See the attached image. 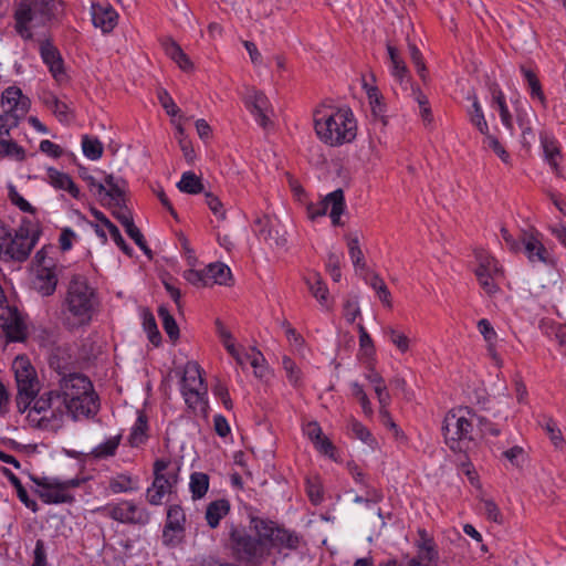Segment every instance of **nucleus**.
Masks as SVG:
<instances>
[{"mask_svg":"<svg viewBox=\"0 0 566 566\" xmlns=\"http://www.w3.org/2000/svg\"><path fill=\"white\" fill-rule=\"evenodd\" d=\"M522 245L527 259L531 262H543L545 264L554 263L547 249L541 242L539 233L537 231H524L522 234Z\"/></svg>","mask_w":566,"mask_h":566,"instance_id":"f3484780","label":"nucleus"},{"mask_svg":"<svg viewBox=\"0 0 566 566\" xmlns=\"http://www.w3.org/2000/svg\"><path fill=\"white\" fill-rule=\"evenodd\" d=\"M49 366L61 377H67L69 374H78L75 371V359L69 346H55L49 356Z\"/></svg>","mask_w":566,"mask_h":566,"instance_id":"a211bd4d","label":"nucleus"},{"mask_svg":"<svg viewBox=\"0 0 566 566\" xmlns=\"http://www.w3.org/2000/svg\"><path fill=\"white\" fill-rule=\"evenodd\" d=\"M521 72L524 75L525 81L530 87V94L532 98H537L541 104L546 106V97L542 90V84L536 75V73L530 69H526L524 65L521 66Z\"/></svg>","mask_w":566,"mask_h":566,"instance_id":"e433bc0d","label":"nucleus"},{"mask_svg":"<svg viewBox=\"0 0 566 566\" xmlns=\"http://www.w3.org/2000/svg\"><path fill=\"white\" fill-rule=\"evenodd\" d=\"M13 369L18 392L25 397L29 395L36 396L39 391V381L30 361L25 357H17L13 361Z\"/></svg>","mask_w":566,"mask_h":566,"instance_id":"4468645a","label":"nucleus"},{"mask_svg":"<svg viewBox=\"0 0 566 566\" xmlns=\"http://www.w3.org/2000/svg\"><path fill=\"white\" fill-rule=\"evenodd\" d=\"M39 52L53 78L61 82L65 77L64 60L51 39L40 41Z\"/></svg>","mask_w":566,"mask_h":566,"instance_id":"2eb2a0df","label":"nucleus"},{"mask_svg":"<svg viewBox=\"0 0 566 566\" xmlns=\"http://www.w3.org/2000/svg\"><path fill=\"white\" fill-rule=\"evenodd\" d=\"M158 316L161 319L163 328L168 337L172 342H176L180 336V331L175 317L165 305L158 307Z\"/></svg>","mask_w":566,"mask_h":566,"instance_id":"4c0bfd02","label":"nucleus"},{"mask_svg":"<svg viewBox=\"0 0 566 566\" xmlns=\"http://www.w3.org/2000/svg\"><path fill=\"white\" fill-rule=\"evenodd\" d=\"M83 154L91 160H97L103 156L104 147L97 137L84 135L82 137Z\"/></svg>","mask_w":566,"mask_h":566,"instance_id":"a19ab883","label":"nucleus"},{"mask_svg":"<svg viewBox=\"0 0 566 566\" xmlns=\"http://www.w3.org/2000/svg\"><path fill=\"white\" fill-rule=\"evenodd\" d=\"M209 481V475L203 472L191 473L189 489L193 500H200L207 494Z\"/></svg>","mask_w":566,"mask_h":566,"instance_id":"f704fd0d","label":"nucleus"},{"mask_svg":"<svg viewBox=\"0 0 566 566\" xmlns=\"http://www.w3.org/2000/svg\"><path fill=\"white\" fill-rule=\"evenodd\" d=\"M467 416L465 408L452 409L444 416L442 432L447 446L453 452H467L473 442L472 431L475 418Z\"/></svg>","mask_w":566,"mask_h":566,"instance_id":"0eeeda50","label":"nucleus"},{"mask_svg":"<svg viewBox=\"0 0 566 566\" xmlns=\"http://www.w3.org/2000/svg\"><path fill=\"white\" fill-rule=\"evenodd\" d=\"M541 144L545 160L548 163L556 176L560 177L562 170L559 168V161L562 160L563 155L558 142L546 133H542Z\"/></svg>","mask_w":566,"mask_h":566,"instance_id":"4be33fe9","label":"nucleus"},{"mask_svg":"<svg viewBox=\"0 0 566 566\" xmlns=\"http://www.w3.org/2000/svg\"><path fill=\"white\" fill-rule=\"evenodd\" d=\"M180 465L170 459H157L153 465L154 480L146 491L149 504L160 505L166 494L176 493Z\"/></svg>","mask_w":566,"mask_h":566,"instance_id":"6e6552de","label":"nucleus"},{"mask_svg":"<svg viewBox=\"0 0 566 566\" xmlns=\"http://www.w3.org/2000/svg\"><path fill=\"white\" fill-rule=\"evenodd\" d=\"M177 188L181 192L189 195H198L205 189L201 178L192 171L182 174L180 181L177 184Z\"/></svg>","mask_w":566,"mask_h":566,"instance_id":"72a5a7b5","label":"nucleus"},{"mask_svg":"<svg viewBox=\"0 0 566 566\" xmlns=\"http://www.w3.org/2000/svg\"><path fill=\"white\" fill-rule=\"evenodd\" d=\"M478 329L483 335L484 339L489 344V352L492 355L493 359L497 358V354L494 349L493 342L496 339V332L493 326L486 318H482L478 322Z\"/></svg>","mask_w":566,"mask_h":566,"instance_id":"49530a36","label":"nucleus"},{"mask_svg":"<svg viewBox=\"0 0 566 566\" xmlns=\"http://www.w3.org/2000/svg\"><path fill=\"white\" fill-rule=\"evenodd\" d=\"M331 206L329 217L334 226H342L340 216L346 208L345 196L343 189L338 188L328 193L321 202L310 203L307 206V213L311 220L326 214Z\"/></svg>","mask_w":566,"mask_h":566,"instance_id":"ddd939ff","label":"nucleus"},{"mask_svg":"<svg viewBox=\"0 0 566 566\" xmlns=\"http://www.w3.org/2000/svg\"><path fill=\"white\" fill-rule=\"evenodd\" d=\"M120 442V436H116L107 439L105 442L98 444L93 449L92 455L95 459H105L108 457H113L116 453V450Z\"/></svg>","mask_w":566,"mask_h":566,"instance_id":"79ce46f5","label":"nucleus"},{"mask_svg":"<svg viewBox=\"0 0 566 566\" xmlns=\"http://www.w3.org/2000/svg\"><path fill=\"white\" fill-rule=\"evenodd\" d=\"M163 49L167 56H169L174 62L181 57V52L184 51L181 46L174 41L171 38H166L161 41Z\"/></svg>","mask_w":566,"mask_h":566,"instance_id":"338daca9","label":"nucleus"},{"mask_svg":"<svg viewBox=\"0 0 566 566\" xmlns=\"http://www.w3.org/2000/svg\"><path fill=\"white\" fill-rule=\"evenodd\" d=\"M105 184L109 187L108 190L105 189L103 192L105 196L109 197L111 199L115 200L116 207H120L119 201H124L125 191L123 188L119 187L118 182L115 181V178L113 175H107L105 177Z\"/></svg>","mask_w":566,"mask_h":566,"instance_id":"5fc2aeb1","label":"nucleus"},{"mask_svg":"<svg viewBox=\"0 0 566 566\" xmlns=\"http://www.w3.org/2000/svg\"><path fill=\"white\" fill-rule=\"evenodd\" d=\"M475 259L478 261V268L474 270L476 277L483 275H504L503 269L499 262L484 250L475 251Z\"/></svg>","mask_w":566,"mask_h":566,"instance_id":"393cba45","label":"nucleus"},{"mask_svg":"<svg viewBox=\"0 0 566 566\" xmlns=\"http://www.w3.org/2000/svg\"><path fill=\"white\" fill-rule=\"evenodd\" d=\"M38 243L36 234L30 241L10 237L6 249L2 250L0 256L4 261L24 262L29 259L31 251Z\"/></svg>","mask_w":566,"mask_h":566,"instance_id":"dca6fc26","label":"nucleus"},{"mask_svg":"<svg viewBox=\"0 0 566 566\" xmlns=\"http://www.w3.org/2000/svg\"><path fill=\"white\" fill-rule=\"evenodd\" d=\"M64 15L62 0H21L15 4L14 30L24 40H31L33 33L30 24L45 27L59 21Z\"/></svg>","mask_w":566,"mask_h":566,"instance_id":"20e7f679","label":"nucleus"},{"mask_svg":"<svg viewBox=\"0 0 566 566\" xmlns=\"http://www.w3.org/2000/svg\"><path fill=\"white\" fill-rule=\"evenodd\" d=\"M245 106L254 116L255 120L263 127L266 128L271 120L269 119L268 112L270 109V103L265 94L258 90H252L247 98Z\"/></svg>","mask_w":566,"mask_h":566,"instance_id":"6ab92c4d","label":"nucleus"},{"mask_svg":"<svg viewBox=\"0 0 566 566\" xmlns=\"http://www.w3.org/2000/svg\"><path fill=\"white\" fill-rule=\"evenodd\" d=\"M148 420L147 416L144 412H139L137 420L132 428L130 434L128 437V442L132 447H139L144 444L148 438Z\"/></svg>","mask_w":566,"mask_h":566,"instance_id":"2f4dec72","label":"nucleus"},{"mask_svg":"<svg viewBox=\"0 0 566 566\" xmlns=\"http://www.w3.org/2000/svg\"><path fill=\"white\" fill-rule=\"evenodd\" d=\"M46 107L53 111L54 115L59 118L60 122L67 120L69 106L61 102L55 95L50 94L43 99Z\"/></svg>","mask_w":566,"mask_h":566,"instance_id":"de8ad7c7","label":"nucleus"},{"mask_svg":"<svg viewBox=\"0 0 566 566\" xmlns=\"http://www.w3.org/2000/svg\"><path fill=\"white\" fill-rule=\"evenodd\" d=\"M326 270L331 274L333 281L339 282L342 277L340 272V255L336 252H329L327 255Z\"/></svg>","mask_w":566,"mask_h":566,"instance_id":"052dcab7","label":"nucleus"},{"mask_svg":"<svg viewBox=\"0 0 566 566\" xmlns=\"http://www.w3.org/2000/svg\"><path fill=\"white\" fill-rule=\"evenodd\" d=\"M387 51H388V55H389V59L391 62V74L399 82H402L406 77L409 76V71H408L407 65H406L403 59L400 56L399 51L396 46L388 43Z\"/></svg>","mask_w":566,"mask_h":566,"instance_id":"473e14b6","label":"nucleus"},{"mask_svg":"<svg viewBox=\"0 0 566 566\" xmlns=\"http://www.w3.org/2000/svg\"><path fill=\"white\" fill-rule=\"evenodd\" d=\"M305 283L311 294L319 302V304L328 308V289L322 276L317 272H312L305 277Z\"/></svg>","mask_w":566,"mask_h":566,"instance_id":"cd10ccee","label":"nucleus"},{"mask_svg":"<svg viewBox=\"0 0 566 566\" xmlns=\"http://www.w3.org/2000/svg\"><path fill=\"white\" fill-rule=\"evenodd\" d=\"M180 385V391L188 408L192 411L201 408L205 411L208 406V388L191 386L188 382Z\"/></svg>","mask_w":566,"mask_h":566,"instance_id":"5701e85b","label":"nucleus"},{"mask_svg":"<svg viewBox=\"0 0 566 566\" xmlns=\"http://www.w3.org/2000/svg\"><path fill=\"white\" fill-rule=\"evenodd\" d=\"M3 112L0 114V156L24 161L25 149L10 138V132L18 127L31 107V101L18 86H9L1 93Z\"/></svg>","mask_w":566,"mask_h":566,"instance_id":"7ed1b4c3","label":"nucleus"},{"mask_svg":"<svg viewBox=\"0 0 566 566\" xmlns=\"http://www.w3.org/2000/svg\"><path fill=\"white\" fill-rule=\"evenodd\" d=\"M186 523L187 517L184 509L179 504L169 505L161 535L163 544L166 547H176L182 543Z\"/></svg>","mask_w":566,"mask_h":566,"instance_id":"f8f14e48","label":"nucleus"},{"mask_svg":"<svg viewBox=\"0 0 566 566\" xmlns=\"http://www.w3.org/2000/svg\"><path fill=\"white\" fill-rule=\"evenodd\" d=\"M32 481L42 490L36 491L41 501L45 504H72L75 497L69 492L71 489L78 488L86 481L85 478H74L61 481L59 479L34 478Z\"/></svg>","mask_w":566,"mask_h":566,"instance_id":"9d476101","label":"nucleus"},{"mask_svg":"<svg viewBox=\"0 0 566 566\" xmlns=\"http://www.w3.org/2000/svg\"><path fill=\"white\" fill-rule=\"evenodd\" d=\"M143 327L148 335L149 342L156 347L161 344V334L158 329L154 314L148 310L143 311Z\"/></svg>","mask_w":566,"mask_h":566,"instance_id":"58836bf2","label":"nucleus"},{"mask_svg":"<svg viewBox=\"0 0 566 566\" xmlns=\"http://www.w3.org/2000/svg\"><path fill=\"white\" fill-rule=\"evenodd\" d=\"M64 305L66 311L75 318L77 325H87L91 322L97 305V297L95 290L90 286L85 276H72Z\"/></svg>","mask_w":566,"mask_h":566,"instance_id":"423d86ee","label":"nucleus"},{"mask_svg":"<svg viewBox=\"0 0 566 566\" xmlns=\"http://www.w3.org/2000/svg\"><path fill=\"white\" fill-rule=\"evenodd\" d=\"M48 177L50 184L61 190H66L73 198L80 199L81 192L78 187L74 184L72 178L62 171H59L57 169L50 167L48 169Z\"/></svg>","mask_w":566,"mask_h":566,"instance_id":"a878e982","label":"nucleus"},{"mask_svg":"<svg viewBox=\"0 0 566 566\" xmlns=\"http://www.w3.org/2000/svg\"><path fill=\"white\" fill-rule=\"evenodd\" d=\"M203 370L197 361H188L185 366L181 384H191V386L207 388L203 379Z\"/></svg>","mask_w":566,"mask_h":566,"instance_id":"c9c22d12","label":"nucleus"},{"mask_svg":"<svg viewBox=\"0 0 566 566\" xmlns=\"http://www.w3.org/2000/svg\"><path fill=\"white\" fill-rule=\"evenodd\" d=\"M91 213L97 221H99L105 228H107L111 238L114 240L116 245L127 256H132L134 251L120 234L119 229L102 211L97 210L96 208H91Z\"/></svg>","mask_w":566,"mask_h":566,"instance_id":"b1692460","label":"nucleus"},{"mask_svg":"<svg viewBox=\"0 0 566 566\" xmlns=\"http://www.w3.org/2000/svg\"><path fill=\"white\" fill-rule=\"evenodd\" d=\"M385 334L401 354L409 350L410 339L405 333L389 326L385 329Z\"/></svg>","mask_w":566,"mask_h":566,"instance_id":"a18cd8bd","label":"nucleus"},{"mask_svg":"<svg viewBox=\"0 0 566 566\" xmlns=\"http://www.w3.org/2000/svg\"><path fill=\"white\" fill-rule=\"evenodd\" d=\"M56 285V272H50L46 268L36 270L34 286L39 293H41L43 296H50L55 292Z\"/></svg>","mask_w":566,"mask_h":566,"instance_id":"c85d7f7f","label":"nucleus"},{"mask_svg":"<svg viewBox=\"0 0 566 566\" xmlns=\"http://www.w3.org/2000/svg\"><path fill=\"white\" fill-rule=\"evenodd\" d=\"M348 253L355 268L365 269L366 262L364 253L359 247L358 238H352L348 241Z\"/></svg>","mask_w":566,"mask_h":566,"instance_id":"6e6d98bb","label":"nucleus"},{"mask_svg":"<svg viewBox=\"0 0 566 566\" xmlns=\"http://www.w3.org/2000/svg\"><path fill=\"white\" fill-rule=\"evenodd\" d=\"M493 99L499 106L500 117L505 127L509 129L513 128L512 116L507 108L505 96L501 91L493 92Z\"/></svg>","mask_w":566,"mask_h":566,"instance_id":"3c124183","label":"nucleus"},{"mask_svg":"<svg viewBox=\"0 0 566 566\" xmlns=\"http://www.w3.org/2000/svg\"><path fill=\"white\" fill-rule=\"evenodd\" d=\"M471 123L480 130L481 134L486 135L489 133V126L484 118L483 111L476 97L472 103V111L470 112Z\"/></svg>","mask_w":566,"mask_h":566,"instance_id":"09e8293b","label":"nucleus"},{"mask_svg":"<svg viewBox=\"0 0 566 566\" xmlns=\"http://www.w3.org/2000/svg\"><path fill=\"white\" fill-rule=\"evenodd\" d=\"M56 392L57 406L62 415H70L73 420L80 417L92 418L99 410V399L95 394L88 377L78 374H69L59 379Z\"/></svg>","mask_w":566,"mask_h":566,"instance_id":"f03ea898","label":"nucleus"},{"mask_svg":"<svg viewBox=\"0 0 566 566\" xmlns=\"http://www.w3.org/2000/svg\"><path fill=\"white\" fill-rule=\"evenodd\" d=\"M0 326L10 342H21L25 338V326L17 308H11L10 313H6L3 318H0Z\"/></svg>","mask_w":566,"mask_h":566,"instance_id":"412c9836","label":"nucleus"},{"mask_svg":"<svg viewBox=\"0 0 566 566\" xmlns=\"http://www.w3.org/2000/svg\"><path fill=\"white\" fill-rule=\"evenodd\" d=\"M2 474L10 481V483L14 486L17 491V495L19 500L32 512H36L39 510L38 503L34 500L29 497V494L25 488L22 485L20 479L8 468H1Z\"/></svg>","mask_w":566,"mask_h":566,"instance_id":"7c9ffc66","label":"nucleus"},{"mask_svg":"<svg viewBox=\"0 0 566 566\" xmlns=\"http://www.w3.org/2000/svg\"><path fill=\"white\" fill-rule=\"evenodd\" d=\"M370 286L377 292L379 300L388 307H391V293L388 290L384 280L378 275L374 274L370 281Z\"/></svg>","mask_w":566,"mask_h":566,"instance_id":"8fccbe9b","label":"nucleus"},{"mask_svg":"<svg viewBox=\"0 0 566 566\" xmlns=\"http://www.w3.org/2000/svg\"><path fill=\"white\" fill-rule=\"evenodd\" d=\"M163 49L167 56H169L174 62L181 57V52L184 51L181 46L174 41L171 38H166L161 41Z\"/></svg>","mask_w":566,"mask_h":566,"instance_id":"774afa93","label":"nucleus"},{"mask_svg":"<svg viewBox=\"0 0 566 566\" xmlns=\"http://www.w3.org/2000/svg\"><path fill=\"white\" fill-rule=\"evenodd\" d=\"M364 88L366 90V94L369 98V103L371 106L373 114L375 116L382 117L385 112V104L382 103V95L377 86H369L367 83H364Z\"/></svg>","mask_w":566,"mask_h":566,"instance_id":"37998d69","label":"nucleus"},{"mask_svg":"<svg viewBox=\"0 0 566 566\" xmlns=\"http://www.w3.org/2000/svg\"><path fill=\"white\" fill-rule=\"evenodd\" d=\"M9 199L10 201L17 206L21 211L34 214L36 209L30 205L15 189L14 186H9Z\"/></svg>","mask_w":566,"mask_h":566,"instance_id":"4d7b16f0","label":"nucleus"},{"mask_svg":"<svg viewBox=\"0 0 566 566\" xmlns=\"http://www.w3.org/2000/svg\"><path fill=\"white\" fill-rule=\"evenodd\" d=\"M157 97L160 105L169 116H176L179 113V108L165 88H159L157 91Z\"/></svg>","mask_w":566,"mask_h":566,"instance_id":"bf43d9fd","label":"nucleus"},{"mask_svg":"<svg viewBox=\"0 0 566 566\" xmlns=\"http://www.w3.org/2000/svg\"><path fill=\"white\" fill-rule=\"evenodd\" d=\"M465 413L469 415V416H472L473 418H475L476 427H478V429H479V431L481 432L482 436L490 434V436H493V437H497L500 434V429L496 427L495 423H493L488 418L482 417V416H478L469 407H465Z\"/></svg>","mask_w":566,"mask_h":566,"instance_id":"c03bdc74","label":"nucleus"},{"mask_svg":"<svg viewBox=\"0 0 566 566\" xmlns=\"http://www.w3.org/2000/svg\"><path fill=\"white\" fill-rule=\"evenodd\" d=\"M41 233H42V229H41L40 222L38 220H33V219H29V218H23L21 220V224L19 226V228L15 231L17 238L27 239L29 241L31 239H33L35 234L39 240L41 237Z\"/></svg>","mask_w":566,"mask_h":566,"instance_id":"ea45409f","label":"nucleus"},{"mask_svg":"<svg viewBox=\"0 0 566 566\" xmlns=\"http://www.w3.org/2000/svg\"><path fill=\"white\" fill-rule=\"evenodd\" d=\"M91 14L93 24L105 33L111 32L117 24L118 14L109 4L92 3Z\"/></svg>","mask_w":566,"mask_h":566,"instance_id":"aec40b11","label":"nucleus"},{"mask_svg":"<svg viewBox=\"0 0 566 566\" xmlns=\"http://www.w3.org/2000/svg\"><path fill=\"white\" fill-rule=\"evenodd\" d=\"M282 365L286 373V377H287L289 381L293 386H297L300 382V379H301V370L297 367V365L295 364V361L292 358H290L289 356H284L282 358Z\"/></svg>","mask_w":566,"mask_h":566,"instance_id":"13d9d810","label":"nucleus"},{"mask_svg":"<svg viewBox=\"0 0 566 566\" xmlns=\"http://www.w3.org/2000/svg\"><path fill=\"white\" fill-rule=\"evenodd\" d=\"M415 558H419L431 565H437L439 553L434 541H427V546L418 547V554Z\"/></svg>","mask_w":566,"mask_h":566,"instance_id":"864d4df0","label":"nucleus"},{"mask_svg":"<svg viewBox=\"0 0 566 566\" xmlns=\"http://www.w3.org/2000/svg\"><path fill=\"white\" fill-rule=\"evenodd\" d=\"M328 113L317 112L314 127L318 138L329 146L352 143L357 135V124L349 107H329Z\"/></svg>","mask_w":566,"mask_h":566,"instance_id":"39448f33","label":"nucleus"},{"mask_svg":"<svg viewBox=\"0 0 566 566\" xmlns=\"http://www.w3.org/2000/svg\"><path fill=\"white\" fill-rule=\"evenodd\" d=\"M127 235L136 243V245L149 258H153V252L147 245V242L139 230V228L135 224H130L127 229H125Z\"/></svg>","mask_w":566,"mask_h":566,"instance_id":"603ef678","label":"nucleus"},{"mask_svg":"<svg viewBox=\"0 0 566 566\" xmlns=\"http://www.w3.org/2000/svg\"><path fill=\"white\" fill-rule=\"evenodd\" d=\"M184 279L195 286H208L206 269L202 271L192 269L186 270L184 272Z\"/></svg>","mask_w":566,"mask_h":566,"instance_id":"69168bd1","label":"nucleus"},{"mask_svg":"<svg viewBox=\"0 0 566 566\" xmlns=\"http://www.w3.org/2000/svg\"><path fill=\"white\" fill-rule=\"evenodd\" d=\"M230 512V502L226 499H220L210 502L206 509V521L209 527L216 528L219 526L220 521Z\"/></svg>","mask_w":566,"mask_h":566,"instance_id":"bb28decb","label":"nucleus"},{"mask_svg":"<svg viewBox=\"0 0 566 566\" xmlns=\"http://www.w3.org/2000/svg\"><path fill=\"white\" fill-rule=\"evenodd\" d=\"M349 428L354 433V437L359 439L360 441L365 443L374 441L370 431L358 420L352 419L349 422Z\"/></svg>","mask_w":566,"mask_h":566,"instance_id":"0e129e2a","label":"nucleus"},{"mask_svg":"<svg viewBox=\"0 0 566 566\" xmlns=\"http://www.w3.org/2000/svg\"><path fill=\"white\" fill-rule=\"evenodd\" d=\"M482 503L488 520L497 524H503L504 518L496 503L493 500H483Z\"/></svg>","mask_w":566,"mask_h":566,"instance_id":"680f3d73","label":"nucleus"},{"mask_svg":"<svg viewBox=\"0 0 566 566\" xmlns=\"http://www.w3.org/2000/svg\"><path fill=\"white\" fill-rule=\"evenodd\" d=\"M206 271L208 285H230L233 280L230 268L221 262L210 263Z\"/></svg>","mask_w":566,"mask_h":566,"instance_id":"c756f323","label":"nucleus"},{"mask_svg":"<svg viewBox=\"0 0 566 566\" xmlns=\"http://www.w3.org/2000/svg\"><path fill=\"white\" fill-rule=\"evenodd\" d=\"M97 511L106 512L112 520L123 524L146 525L150 520V513L146 509H139L132 501L108 504Z\"/></svg>","mask_w":566,"mask_h":566,"instance_id":"9b49d317","label":"nucleus"},{"mask_svg":"<svg viewBox=\"0 0 566 566\" xmlns=\"http://www.w3.org/2000/svg\"><path fill=\"white\" fill-rule=\"evenodd\" d=\"M56 392L54 389L45 391L38 399H34L27 420L30 426L41 430L57 431L63 423V415L57 406Z\"/></svg>","mask_w":566,"mask_h":566,"instance_id":"1a4fd4ad","label":"nucleus"},{"mask_svg":"<svg viewBox=\"0 0 566 566\" xmlns=\"http://www.w3.org/2000/svg\"><path fill=\"white\" fill-rule=\"evenodd\" d=\"M484 136V143L501 158L503 163L507 164L510 161V155L501 145L499 139L489 133Z\"/></svg>","mask_w":566,"mask_h":566,"instance_id":"e2e57ef3","label":"nucleus"},{"mask_svg":"<svg viewBox=\"0 0 566 566\" xmlns=\"http://www.w3.org/2000/svg\"><path fill=\"white\" fill-rule=\"evenodd\" d=\"M249 526L231 524L229 543L233 557L245 566H258L272 549L296 551L302 537L269 518L250 515Z\"/></svg>","mask_w":566,"mask_h":566,"instance_id":"f257e3e1","label":"nucleus"}]
</instances>
